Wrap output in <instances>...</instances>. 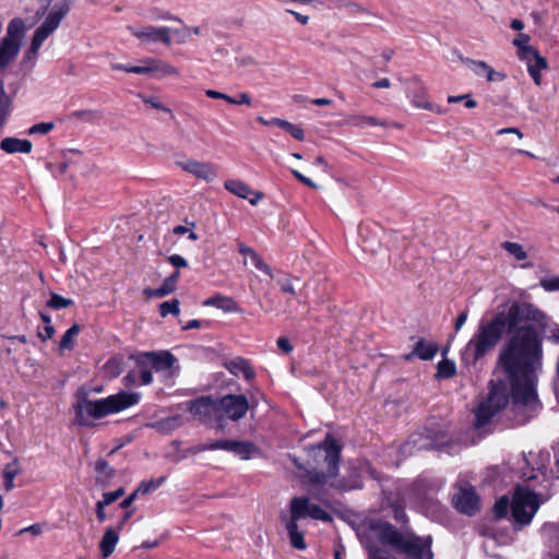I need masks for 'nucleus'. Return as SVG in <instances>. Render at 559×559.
Returning a JSON list of instances; mask_svg holds the SVG:
<instances>
[{"label": "nucleus", "instance_id": "f257e3e1", "mask_svg": "<svg viewBox=\"0 0 559 559\" xmlns=\"http://www.w3.org/2000/svg\"><path fill=\"white\" fill-rule=\"evenodd\" d=\"M543 356V337L533 325H522L509 336L496 361L503 377L495 372L489 380L488 393L475 411L476 428L485 427L510 403L513 426H524L536 416L542 408L536 385Z\"/></svg>", "mask_w": 559, "mask_h": 559}, {"label": "nucleus", "instance_id": "f03ea898", "mask_svg": "<svg viewBox=\"0 0 559 559\" xmlns=\"http://www.w3.org/2000/svg\"><path fill=\"white\" fill-rule=\"evenodd\" d=\"M548 319V316L533 304L514 301L507 312L499 311L490 321L479 323L476 333L462 352V360L466 365H475L496 347L504 332L511 336L522 328L520 324L523 322L536 323L542 333H548L549 342L559 344V325L554 324L547 331Z\"/></svg>", "mask_w": 559, "mask_h": 559}, {"label": "nucleus", "instance_id": "7ed1b4c3", "mask_svg": "<svg viewBox=\"0 0 559 559\" xmlns=\"http://www.w3.org/2000/svg\"><path fill=\"white\" fill-rule=\"evenodd\" d=\"M141 394L138 392L120 391L106 399L90 400V391L80 388L76 391V403L73 405L75 423L80 426L92 427L94 419H100L109 414L119 413L139 403Z\"/></svg>", "mask_w": 559, "mask_h": 559}, {"label": "nucleus", "instance_id": "20e7f679", "mask_svg": "<svg viewBox=\"0 0 559 559\" xmlns=\"http://www.w3.org/2000/svg\"><path fill=\"white\" fill-rule=\"evenodd\" d=\"M368 528L378 534L381 543L390 545L406 559H433L432 536H419L413 532L401 533L389 522L371 519Z\"/></svg>", "mask_w": 559, "mask_h": 559}, {"label": "nucleus", "instance_id": "39448f33", "mask_svg": "<svg viewBox=\"0 0 559 559\" xmlns=\"http://www.w3.org/2000/svg\"><path fill=\"white\" fill-rule=\"evenodd\" d=\"M343 445L328 433L322 442L309 450L308 467L296 464L305 471V477L310 484L325 485L338 474Z\"/></svg>", "mask_w": 559, "mask_h": 559}, {"label": "nucleus", "instance_id": "423d86ee", "mask_svg": "<svg viewBox=\"0 0 559 559\" xmlns=\"http://www.w3.org/2000/svg\"><path fill=\"white\" fill-rule=\"evenodd\" d=\"M526 487L518 486L511 501V516L519 526L528 525L545 499Z\"/></svg>", "mask_w": 559, "mask_h": 559}, {"label": "nucleus", "instance_id": "0eeeda50", "mask_svg": "<svg viewBox=\"0 0 559 559\" xmlns=\"http://www.w3.org/2000/svg\"><path fill=\"white\" fill-rule=\"evenodd\" d=\"M188 411L203 424L217 421V428L224 429V418L218 413V401L212 396H200L187 403Z\"/></svg>", "mask_w": 559, "mask_h": 559}, {"label": "nucleus", "instance_id": "6e6552de", "mask_svg": "<svg viewBox=\"0 0 559 559\" xmlns=\"http://www.w3.org/2000/svg\"><path fill=\"white\" fill-rule=\"evenodd\" d=\"M144 66H126L121 63H114V70L124 71L127 73L155 75L162 78L165 75H178V70L160 59L146 58L143 60Z\"/></svg>", "mask_w": 559, "mask_h": 559}, {"label": "nucleus", "instance_id": "1a4fd4ad", "mask_svg": "<svg viewBox=\"0 0 559 559\" xmlns=\"http://www.w3.org/2000/svg\"><path fill=\"white\" fill-rule=\"evenodd\" d=\"M134 361V369L130 370L123 378L126 384H136L138 379H141V384L147 385L153 381V366L147 352L140 354H132L129 357Z\"/></svg>", "mask_w": 559, "mask_h": 559}, {"label": "nucleus", "instance_id": "9d476101", "mask_svg": "<svg viewBox=\"0 0 559 559\" xmlns=\"http://www.w3.org/2000/svg\"><path fill=\"white\" fill-rule=\"evenodd\" d=\"M73 7V0H61L56 3L44 22L35 31L39 36L47 39L60 25Z\"/></svg>", "mask_w": 559, "mask_h": 559}, {"label": "nucleus", "instance_id": "9b49d317", "mask_svg": "<svg viewBox=\"0 0 559 559\" xmlns=\"http://www.w3.org/2000/svg\"><path fill=\"white\" fill-rule=\"evenodd\" d=\"M218 401V413L233 420L237 421L245 417L249 409V402L243 394H227Z\"/></svg>", "mask_w": 559, "mask_h": 559}, {"label": "nucleus", "instance_id": "f8f14e48", "mask_svg": "<svg viewBox=\"0 0 559 559\" xmlns=\"http://www.w3.org/2000/svg\"><path fill=\"white\" fill-rule=\"evenodd\" d=\"M128 29L133 36L146 43H163L167 46L171 44L170 28L166 26H146L142 28H135L129 26Z\"/></svg>", "mask_w": 559, "mask_h": 559}, {"label": "nucleus", "instance_id": "ddd939ff", "mask_svg": "<svg viewBox=\"0 0 559 559\" xmlns=\"http://www.w3.org/2000/svg\"><path fill=\"white\" fill-rule=\"evenodd\" d=\"M454 508L464 514L474 515L479 510V500L473 488L461 489L453 498Z\"/></svg>", "mask_w": 559, "mask_h": 559}, {"label": "nucleus", "instance_id": "4468645a", "mask_svg": "<svg viewBox=\"0 0 559 559\" xmlns=\"http://www.w3.org/2000/svg\"><path fill=\"white\" fill-rule=\"evenodd\" d=\"M224 187L236 197L248 200L251 205H257L264 198L261 191H252L246 182L238 179H227Z\"/></svg>", "mask_w": 559, "mask_h": 559}, {"label": "nucleus", "instance_id": "2eb2a0df", "mask_svg": "<svg viewBox=\"0 0 559 559\" xmlns=\"http://www.w3.org/2000/svg\"><path fill=\"white\" fill-rule=\"evenodd\" d=\"M180 166L185 171L207 182L214 180L217 177V167L212 163L189 159L185 163H180Z\"/></svg>", "mask_w": 559, "mask_h": 559}, {"label": "nucleus", "instance_id": "dca6fc26", "mask_svg": "<svg viewBox=\"0 0 559 559\" xmlns=\"http://www.w3.org/2000/svg\"><path fill=\"white\" fill-rule=\"evenodd\" d=\"M524 62L527 64V70L536 85L542 84V74L540 71L548 68V62L546 58H544L538 51H535L533 55L528 57V59H524Z\"/></svg>", "mask_w": 559, "mask_h": 559}, {"label": "nucleus", "instance_id": "f3484780", "mask_svg": "<svg viewBox=\"0 0 559 559\" xmlns=\"http://www.w3.org/2000/svg\"><path fill=\"white\" fill-rule=\"evenodd\" d=\"M310 499L304 497H293L289 502V521L298 522L299 520L309 518Z\"/></svg>", "mask_w": 559, "mask_h": 559}, {"label": "nucleus", "instance_id": "a211bd4d", "mask_svg": "<svg viewBox=\"0 0 559 559\" xmlns=\"http://www.w3.org/2000/svg\"><path fill=\"white\" fill-rule=\"evenodd\" d=\"M33 147V144L29 140L26 139H17V138H4L0 142V148L8 153V154H14V153H24L28 154L31 153Z\"/></svg>", "mask_w": 559, "mask_h": 559}, {"label": "nucleus", "instance_id": "6ab92c4d", "mask_svg": "<svg viewBox=\"0 0 559 559\" xmlns=\"http://www.w3.org/2000/svg\"><path fill=\"white\" fill-rule=\"evenodd\" d=\"M152 361L153 370L166 371L174 367L176 357L168 350L147 352Z\"/></svg>", "mask_w": 559, "mask_h": 559}, {"label": "nucleus", "instance_id": "aec40b11", "mask_svg": "<svg viewBox=\"0 0 559 559\" xmlns=\"http://www.w3.org/2000/svg\"><path fill=\"white\" fill-rule=\"evenodd\" d=\"M180 277V272L177 270L174 273H171L169 276H167L163 284L158 288H147L145 289V294L148 297H156L162 298L165 297L176 290L178 280Z\"/></svg>", "mask_w": 559, "mask_h": 559}, {"label": "nucleus", "instance_id": "412c9836", "mask_svg": "<svg viewBox=\"0 0 559 559\" xmlns=\"http://www.w3.org/2000/svg\"><path fill=\"white\" fill-rule=\"evenodd\" d=\"M119 542V532L112 527H108L99 543V550L103 558H108L115 551L116 545Z\"/></svg>", "mask_w": 559, "mask_h": 559}, {"label": "nucleus", "instance_id": "4be33fe9", "mask_svg": "<svg viewBox=\"0 0 559 559\" xmlns=\"http://www.w3.org/2000/svg\"><path fill=\"white\" fill-rule=\"evenodd\" d=\"M285 528L289 537L290 546L297 550H305L307 548L305 533L299 531L298 522L287 520Z\"/></svg>", "mask_w": 559, "mask_h": 559}, {"label": "nucleus", "instance_id": "5701e85b", "mask_svg": "<svg viewBox=\"0 0 559 559\" xmlns=\"http://www.w3.org/2000/svg\"><path fill=\"white\" fill-rule=\"evenodd\" d=\"M225 366L227 370L234 376L242 374L247 380H250L254 377V371L250 364L248 360L241 357L229 360Z\"/></svg>", "mask_w": 559, "mask_h": 559}, {"label": "nucleus", "instance_id": "b1692460", "mask_svg": "<svg viewBox=\"0 0 559 559\" xmlns=\"http://www.w3.org/2000/svg\"><path fill=\"white\" fill-rule=\"evenodd\" d=\"M438 352V346L431 343H427L425 338H419L414 349L411 354H408L405 358L409 359L412 356H417L423 360H430L435 357Z\"/></svg>", "mask_w": 559, "mask_h": 559}, {"label": "nucleus", "instance_id": "393cba45", "mask_svg": "<svg viewBox=\"0 0 559 559\" xmlns=\"http://www.w3.org/2000/svg\"><path fill=\"white\" fill-rule=\"evenodd\" d=\"M203 305L216 307L217 309H222L225 312L240 311V308L234 298L223 295H216L214 297L207 298Z\"/></svg>", "mask_w": 559, "mask_h": 559}, {"label": "nucleus", "instance_id": "a878e982", "mask_svg": "<svg viewBox=\"0 0 559 559\" xmlns=\"http://www.w3.org/2000/svg\"><path fill=\"white\" fill-rule=\"evenodd\" d=\"M21 48V43H12L2 39L0 44V68H5L15 59Z\"/></svg>", "mask_w": 559, "mask_h": 559}, {"label": "nucleus", "instance_id": "bb28decb", "mask_svg": "<svg viewBox=\"0 0 559 559\" xmlns=\"http://www.w3.org/2000/svg\"><path fill=\"white\" fill-rule=\"evenodd\" d=\"M96 483L103 486H107L109 481L115 477L116 471L110 467L108 462L104 459H98L95 463Z\"/></svg>", "mask_w": 559, "mask_h": 559}, {"label": "nucleus", "instance_id": "cd10ccee", "mask_svg": "<svg viewBox=\"0 0 559 559\" xmlns=\"http://www.w3.org/2000/svg\"><path fill=\"white\" fill-rule=\"evenodd\" d=\"M19 459L14 457L3 468V486L5 491H11L14 488V478L20 474Z\"/></svg>", "mask_w": 559, "mask_h": 559}, {"label": "nucleus", "instance_id": "c85d7f7f", "mask_svg": "<svg viewBox=\"0 0 559 559\" xmlns=\"http://www.w3.org/2000/svg\"><path fill=\"white\" fill-rule=\"evenodd\" d=\"M530 40V35L520 33L512 41V44L518 48V57L521 60L528 59L531 55L537 51L533 46L528 45Z\"/></svg>", "mask_w": 559, "mask_h": 559}, {"label": "nucleus", "instance_id": "c756f323", "mask_svg": "<svg viewBox=\"0 0 559 559\" xmlns=\"http://www.w3.org/2000/svg\"><path fill=\"white\" fill-rule=\"evenodd\" d=\"M25 31L24 21L21 17H15L10 21L7 28V35L4 40H11L12 43H21V36Z\"/></svg>", "mask_w": 559, "mask_h": 559}, {"label": "nucleus", "instance_id": "7c9ffc66", "mask_svg": "<svg viewBox=\"0 0 559 559\" xmlns=\"http://www.w3.org/2000/svg\"><path fill=\"white\" fill-rule=\"evenodd\" d=\"M260 452L259 448L251 441H237L233 448V453L241 460H249L253 454Z\"/></svg>", "mask_w": 559, "mask_h": 559}, {"label": "nucleus", "instance_id": "2f4dec72", "mask_svg": "<svg viewBox=\"0 0 559 559\" xmlns=\"http://www.w3.org/2000/svg\"><path fill=\"white\" fill-rule=\"evenodd\" d=\"M80 331L81 326L78 323H74L71 328H69L66 331L59 343V348L61 352L73 348V337L76 336L80 333Z\"/></svg>", "mask_w": 559, "mask_h": 559}, {"label": "nucleus", "instance_id": "473e14b6", "mask_svg": "<svg viewBox=\"0 0 559 559\" xmlns=\"http://www.w3.org/2000/svg\"><path fill=\"white\" fill-rule=\"evenodd\" d=\"M10 106L11 99L5 93L3 83L0 81V126L4 127L10 114Z\"/></svg>", "mask_w": 559, "mask_h": 559}, {"label": "nucleus", "instance_id": "72a5a7b5", "mask_svg": "<svg viewBox=\"0 0 559 559\" xmlns=\"http://www.w3.org/2000/svg\"><path fill=\"white\" fill-rule=\"evenodd\" d=\"M501 248L518 261H523L527 258V253L523 246L518 242L504 241L501 243Z\"/></svg>", "mask_w": 559, "mask_h": 559}, {"label": "nucleus", "instance_id": "f704fd0d", "mask_svg": "<svg viewBox=\"0 0 559 559\" xmlns=\"http://www.w3.org/2000/svg\"><path fill=\"white\" fill-rule=\"evenodd\" d=\"M102 117V112L94 109L75 110L69 116V118L81 119L90 123L100 120Z\"/></svg>", "mask_w": 559, "mask_h": 559}, {"label": "nucleus", "instance_id": "c9c22d12", "mask_svg": "<svg viewBox=\"0 0 559 559\" xmlns=\"http://www.w3.org/2000/svg\"><path fill=\"white\" fill-rule=\"evenodd\" d=\"M165 480H166L165 476H160L158 478H152L150 480H143V481H141L140 486L138 487L136 492H139L141 495L151 493V492L155 491L156 489H158L164 484Z\"/></svg>", "mask_w": 559, "mask_h": 559}, {"label": "nucleus", "instance_id": "e433bc0d", "mask_svg": "<svg viewBox=\"0 0 559 559\" xmlns=\"http://www.w3.org/2000/svg\"><path fill=\"white\" fill-rule=\"evenodd\" d=\"M45 40V38H43L37 33L34 32L31 40V46L24 55V61L35 60L37 58L38 50Z\"/></svg>", "mask_w": 559, "mask_h": 559}, {"label": "nucleus", "instance_id": "4c0bfd02", "mask_svg": "<svg viewBox=\"0 0 559 559\" xmlns=\"http://www.w3.org/2000/svg\"><path fill=\"white\" fill-rule=\"evenodd\" d=\"M73 305V300L66 298L57 293H51L50 298L47 301V307L53 310H60Z\"/></svg>", "mask_w": 559, "mask_h": 559}, {"label": "nucleus", "instance_id": "58836bf2", "mask_svg": "<svg viewBox=\"0 0 559 559\" xmlns=\"http://www.w3.org/2000/svg\"><path fill=\"white\" fill-rule=\"evenodd\" d=\"M509 509H511V502L508 497H500L493 506V515L497 520H501L507 516Z\"/></svg>", "mask_w": 559, "mask_h": 559}, {"label": "nucleus", "instance_id": "ea45409f", "mask_svg": "<svg viewBox=\"0 0 559 559\" xmlns=\"http://www.w3.org/2000/svg\"><path fill=\"white\" fill-rule=\"evenodd\" d=\"M350 123L355 127H364L366 124L368 126H381L386 127L388 123L384 121H380L373 116H354L350 118Z\"/></svg>", "mask_w": 559, "mask_h": 559}, {"label": "nucleus", "instance_id": "a19ab883", "mask_svg": "<svg viewBox=\"0 0 559 559\" xmlns=\"http://www.w3.org/2000/svg\"><path fill=\"white\" fill-rule=\"evenodd\" d=\"M105 371L116 378L123 371V361L121 357H111L104 366Z\"/></svg>", "mask_w": 559, "mask_h": 559}, {"label": "nucleus", "instance_id": "79ce46f5", "mask_svg": "<svg viewBox=\"0 0 559 559\" xmlns=\"http://www.w3.org/2000/svg\"><path fill=\"white\" fill-rule=\"evenodd\" d=\"M456 372L455 364L451 360L443 359L438 364L437 377L449 379Z\"/></svg>", "mask_w": 559, "mask_h": 559}, {"label": "nucleus", "instance_id": "37998d69", "mask_svg": "<svg viewBox=\"0 0 559 559\" xmlns=\"http://www.w3.org/2000/svg\"><path fill=\"white\" fill-rule=\"evenodd\" d=\"M158 308H159V314L163 318L167 317L168 314L178 316L180 312L178 299H171V300L164 301L159 305Z\"/></svg>", "mask_w": 559, "mask_h": 559}, {"label": "nucleus", "instance_id": "c03bdc74", "mask_svg": "<svg viewBox=\"0 0 559 559\" xmlns=\"http://www.w3.org/2000/svg\"><path fill=\"white\" fill-rule=\"evenodd\" d=\"M409 442H412L418 449H423V450L440 449V447L438 444H436L431 440H428V438H424L423 435H420V433H415V435L411 436Z\"/></svg>", "mask_w": 559, "mask_h": 559}, {"label": "nucleus", "instance_id": "a18cd8bd", "mask_svg": "<svg viewBox=\"0 0 559 559\" xmlns=\"http://www.w3.org/2000/svg\"><path fill=\"white\" fill-rule=\"evenodd\" d=\"M411 84L414 86V91L409 95V97L412 99V104L415 106L416 99L419 102H428L427 96H426V90L421 85L420 81L415 78L411 81Z\"/></svg>", "mask_w": 559, "mask_h": 559}, {"label": "nucleus", "instance_id": "49530a36", "mask_svg": "<svg viewBox=\"0 0 559 559\" xmlns=\"http://www.w3.org/2000/svg\"><path fill=\"white\" fill-rule=\"evenodd\" d=\"M309 518L323 522H331L332 515L318 504L310 503Z\"/></svg>", "mask_w": 559, "mask_h": 559}, {"label": "nucleus", "instance_id": "de8ad7c7", "mask_svg": "<svg viewBox=\"0 0 559 559\" xmlns=\"http://www.w3.org/2000/svg\"><path fill=\"white\" fill-rule=\"evenodd\" d=\"M338 9H345L350 14L367 13L371 14L366 8L355 1L341 0L337 4Z\"/></svg>", "mask_w": 559, "mask_h": 559}, {"label": "nucleus", "instance_id": "09e8293b", "mask_svg": "<svg viewBox=\"0 0 559 559\" xmlns=\"http://www.w3.org/2000/svg\"><path fill=\"white\" fill-rule=\"evenodd\" d=\"M281 129L288 132L294 139L298 141H302L305 139L304 130L299 126H296L287 120H283Z\"/></svg>", "mask_w": 559, "mask_h": 559}, {"label": "nucleus", "instance_id": "8fccbe9b", "mask_svg": "<svg viewBox=\"0 0 559 559\" xmlns=\"http://www.w3.org/2000/svg\"><path fill=\"white\" fill-rule=\"evenodd\" d=\"M250 260L259 271L267 274L270 277H273L271 267L264 262V260L258 252L252 253Z\"/></svg>", "mask_w": 559, "mask_h": 559}, {"label": "nucleus", "instance_id": "3c124183", "mask_svg": "<svg viewBox=\"0 0 559 559\" xmlns=\"http://www.w3.org/2000/svg\"><path fill=\"white\" fill-rule=\"evenodd\" d=\"M236 440L221 439L210 442L211 451L224 450L233 453Z\"/></svg>", "mask_w": 559, "mask_h": 559}, {"label": "nucleus", "instance_id": "603ef678", "mask_svg": "<svg viewBox=\"0 0 559 559\" xmlns=\"http://www.w3.org/2000/svg\"><path fill=\"white\" fill-rule=\"evenodd\" d=\"M466 62L471 64L472 70L478 76H485L487 69L489 68V64L481 60L467 59Z\"/></svg>", "mask_w": 559, "mask_h": 559}, {"label": "nucleus", "instance_id": "864d4df0", "mask_svg": "<svg viewBox=\"0 0 559 559\" xmlns=\"http://www.w3.org/2000/svg\"><path fill=\"white\" fill-rule=\"evenodd\" d=\"M55 128V124L53 122H40V123H36L34 126H32L29 129H28V134H36V133H40V134H47L48 132H50L52 129Z\"/></svg>", "mask_w": 559, "mask_h": 559}, {"label": "nucleus", "instance_id": "5fc2aeb1", "mask_svg": "<svg viewBox=\"0 0 559 559\" xmlns=\"http://www.w3.org/2000/svg\"><path fill=\"white\" fill-rule=\"evenodd\" d=\"M124 495V489L122 487L116 489L115 491H107L103 493L102 501L106 503L107 506L114 503L119 498H121Z\"/></svg>", "mask_w": 559, "mask_h": 559}, {"label": "nucleus", "instance_id": "6e6d98bb", "mask_svg": "<svg viewBox=\"0 0 559 559\" xmlns=\"http://www.w3.org/2000/svg\"><path fill=\"white\" fill-rule=\"evenodd\" d=\"M415 107L426 109L432 112H436L438 115H443L445 111L437 104L428 102H419L415 100Z\"/></svg>", "mask_w": 559, "mask_h": 559}, {"label": "nucleus", "instance_id": "4d7b16f0", "mask_svg": "<svg viewBox=\"0 0 559 559\" xmlns=\"http://www.w3.org/2000/svg\"><path fill=\"white\" fill-rule=\"evenodd\" d=\"M540 286L546 292L559 290V276L540 280Z\"/></svg>", "mask_w": 559, "mask_h": 559}, {"label": "nucleus", "instance_id": "13d9d810", "mask_svg": "<svg viewBox=\"0 0 559 559\" xmlns=\"http://www.w3.org/2000/svg\"><path fill=\"white\" fill-rule=\"evenodd\" d=\"M277 284L280 285V288L283 293L289 294L292 296L297 295L295 287L293 285L292 277L288 276L283 280H277Z\"/></svg>", "mask_w": 559, "mask_h": 559}, {"label": "nucleus", "instance_id": "bf43d9fd", "mask_svg": "<svg viewBox=\"0 0 559 559\" xmlns=\"http://www.w3.org/2000/svg\"><path fill=\"white\" fill-rule=\"evenodd\" d=\"M330 486L340 490H352L360 487V484L358 480H355L352 484L346 483L344 479L332 481L330 483Z\"/></svg>", "mask_w": 559, "mask_h": 559}, {"label": "nucleus", "instance_id": "052dcab7", "mask_svg": "<svg viewBox=\"0 0 559 559\" xmlns=\"http://www.w3.org/2000/svg\"><path fill=\"white\" fill-rule=\"evenodd\" d=\"M143 102L146 104V105H150L152 108H155V109H158V110H162V111H165V112H171V110L164 106L157 97L155 96H150V97H144L143 98Z\"/></svg>", "mask_w": 559, "mask_h": 559}, {"label": "nucleus", "instance_id": "680f3d73", "mask_svg": "<svg viewBox=\"0 0 559 559\" xmlns=\"http://www.w3.org/2000/svg\"><path fill=\"white\" fill-rule=\"evenodd\" d=\"M231 105H247L251 106L252 99L251 96L248 93H240L238 97H231V102H229Z\"/></svg>", "mask_w": 559, "mask_h": 559}, {"label": "nucleus", "instance_id": "e2e57ef3", "mask_svg": "<svg viewBox=\"0 0 559 559\" xmlns=\"http://www.w3.org/2000/svg\"><path fill=\"white\" fill-rule=\"evenodd\" d=\"M167 260H168V262H169L173 266H175V267H177V269H180V267H187V266H188V262H187V260H186L183 257L179 255V254H173V255H169V257L167 258Z\"/></svg>", "mask_w": 559, "mask_h": 559}, {"label": "nucleus", "instance_id": "0e129e2a", "mask_svg": "<svg viewBox=\"0 0 559 559\" xmlns=\"http://www.w3.org/2000/svg\"><path fill=\"white\" fill-rule=\"evenodd\" d=\"M24 533H31L34 536H39L43 533V524L35 523L27 527H24L19 531L17 535L24 534Z\"/></svg>", "mask_w": 559, "mask_h": 559}, {"label": "nucleus", "instance_id": "69168bd1", "mask_svg": "<svg viewBox=\"0 0 559 559\" xmlns=\"http://www.w3.org/2000/svg\"><path fill=\"white\" fill-rule=\"evenodd\" d=\"M394 520L400 524H406L408 522L407 515L403 507H394Z\"/></svg>", "mask_w": 559, "mask_h": 559}, {"label": "nucleus", "instance_id": "338daca9", "mask_svg": "<svg viewBox=\"0 0 559 559\" xmlns=\"http://www.w3.org/2000/svg\"><path fill=\"white\" fill-rule=\"evenodd\" d=\"M107 507L106 503H104L102 500H98L96 502V506H95V512H96V518H97V521L99 523H103L106 521V512H105V508Z\"/></svg>", "mask_w": 559, "mask_h": 559}, {"label": "nucleus", "instance_id": "774afa93", "mask_svg": "<svg viewBox=\"0 0 559 559\" xmlns=\"http://www.w3.org/2000/svg\"><path fill=\"white\" fill-rule=\"evenodd\" d=\"M485 78L487 79V81L489 82H495V81H502L506 79V75L501 72H498V71H495L490 66L489 68L487 69V72L485 74Z\"/></svg>", "mask_w": 559, "mask_h": 559}]
</instances>
